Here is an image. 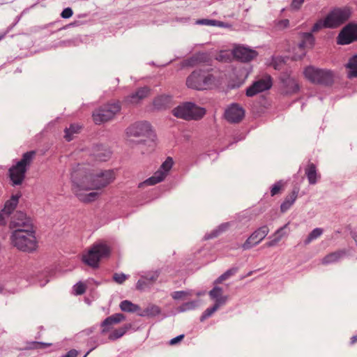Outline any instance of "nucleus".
Masks as SVG:
<instances>
[{
  "label": "nucleus",
  "mask_w": 357,
  "mask_h": 357,
  "mask_svg": "<svg viewBox=\"0 0 357 357\" xmlns=\"http://www.w3.org/2000/svg\"><path fill=\"white\" fill-rule=\"evenodd\" d=\"M115 179L112 170L94 171L88 167H79L72 174V190L77 199L84 203L98 199L100 194L95 190H101Z\"/></svg>",
  "instance_id": "obj_1"
},
{
  "label": "nucleus",
  "mask_w": 357,
  "mask_h": 357,
  "mask_svg": "<svg viewBox=\"0 0 357 357\" xmlns=\"http://www.w3.org/2000/svg\"><path fill=\"white\" fill-rule=\"evenodd\" d=\"M351 14L348 8H334L313 25L312 31L317 32L323 29H336L345 23L350 18Z\"/></svg>",
  "instance_id": "obj_2"
},
{
  "label": "nucleus",
  "mask_w": 357,
  "mask_h": 357,
  "mask_svg": "<svg viewBox=\"0 0 357 357\" xmlns=\"http://www.w3.org/2000/svg\"><path fill=\"white\" fill-rule=\"evenodd\" d=\"M186 86L192 89H211L220 84V78L209 71L195 70L186 78Z\"/></svg>",
  "instance_id": "obj_3"
},
{
  "label": "nucleus",
  "mask_w": 357,
  "mask_h": 357,
  "mask_svg": "<svg viewBox=\"0 0 357 357\" xmlns=\"http://www.w3.org/2000/svg\"><path fill=\"white\" fill-rule=\"evenodd\" d=\"M12 244L22 251H32L36 249L38 241L33 229H17L11 234Z\"/></svg>",
  "instance_id": "obj_4"
},
{
  "label": "nucleus",
  "mask_w": 357,
  "mask_h": 357,
  "mask_svg": "<svg viewBox=\"0 0 357 357\" xmlns=\"http://www.w3.org/2000/svg\"><path fill=\"white\" fill-rule=\"evenodd\" d=\"M110 252L111 248L106 243H96L88 250L84 252L82 261L91 267H98L100 261L109 257Z\"/></svg>",
  "instance_id": "obj_5"
},
{
  "label": "nucleus",
  "mask_w": 357,
  "mask_h": 357,
  "mask_svg": "<svg viewBox=\"0 0 357 357\" xmlns=\"http://www.w3.org/2000/svg\"><path fill=\"white\" fill-rule=\"evenodd\" d=\"M34 152H27L22 158L9 169L10 178L15 185H20L23 181L27 167L30 165Z\"/></svg>",
  "instance_id": "obj_6"
},
{
  "label": "nucleus",
  "mask_w": 357,
  "mask_h": 357,
  "mask_svg": "<svg viewBox=\"0 0 357 357\" xmlns=\"http://www.w3.org/2000/svg\"><path fill=\"white\" fill-rule=\"evenodd\" d=\"M257 56V52L245 46H236L232 51H221L217 59L227 62L235 58L241 61H249Z\"/></svg>",
  "instance_id": "obj_7"
},
{
  "label": "nucleus",
  "mask_w": 357,
  "mask_h": 357,
  "mask_svg": "<svg viewBox=\"0 0 357 357\" xmlns=\"http://www.w3.org/2000/svg\"><path fill=\"white\" fill-rule=\"evenodd\" d=\"M303 74L307 79L314 84H329L333 82L334 77L332 71L314 66L305 68Z\"/></svg>",
  "instance_id": "obj_8"
},
{
  "label": "nucleus",
  "mask_w": 357,
  "mask_h": 357,
  "mask_svg": "<svg viewBox=\"0 0 357 357\" xmlns=\"http://www.w3.org/2000/svg\"><path fill=\"white\" fill-rule=\"evenodd\" d=\"M172 113L176 117L185 120L197 119L205 114V109L193 103L185 102L174 108Z\"/></svg>",
  "instance_id": "obj_9"
},
{
  "label": "nucleus",
  "mask_w": 357,
  "mask_h": 357,
  "mask_svg": "<svg viewBox=\"0 0 357 357\" xmlns=\"http://www.w3.org/2000/svg\"><path fill=\"white\" fill-rule=\"evenodd\" d=\"M123 314H115L107 317L102 325V333L109 332V338L110 340H116L122 337L126 332L128 328L126 326L120 327L114 329V325H116L124 319Z\"/></svg>",
  "instance_id": "obj_10"
},
{
  "label": "nucleus",
  "mask_w": 357,
  "mask_h": 357,
  "mask_svg": "<svg viewBox=\"0 0 357 357\" xmlns=\"http://www.w3.org/2000/svg\"><path fill=\"white\" fill-rule=\"evenodd\" d=\"M121 107L118 102H113L100 107L93 114L96 123H101L112 119L120 111Z\"/></svg>",
  "instance_id": "obj_11"
},
{
  "label": "nucleus",
  "mask_w": 357,
  "mask_h": 357,
  "mask_svg": "<svg viewBox=\"0 0 357 357\" xmlns=\"http://www.w3.org/2000/svg\"><path fill=\"white\" fill-rule=\"evenodd\" d=\"M209 295L211 299L215 300V304L213 307L207 308L205 310L202 316V320L210 317L220 307V306L224 305L227 300V297L222 295V290L220 287H214L211 291H210Z\"/></svg>",
  "instance_id": "obj_12"
},
{
  "label": "nucleus",
  "mask_w": 357,
  "mask_h": 357,
  "mask_svg": "<svg viewBox=\"0 0 357 357\" xmlns=\"http://www.w3.org/2000/svg\"><path fill=\"white\" fill-rule=\"evenodd\" d=\"M357 40V23H349L340 31L337 37L338 45H349Z\"/></svg>",
  "instance_id": "obj_13"
},
{
  "label": "nucleus",
  "mask_w": 357,
  "mask_h": 357,
  "mask_svg": "<svg viewBox=\"0 0 357 357\" xmlns=\"http://www.w3.org/2000/svg\"><path fill=\"white\" fill-rule=\"evenodd\" d=\"M172 165V158H167L153 176L146 179L142 185H153L161 182L166 177Z\"/></svg>",
  "instance_id": "obj_14"
},
{
  "label": "nucleus",
  "mask_w": 357,
  "mask_h": 357,
  "mask_svg": "<svg viewBox=\"0 0 357 357\" xmlns=\"http://www.w3.org/2000/svg\"><path fill=\"white\" fill-rule=\"evenodd\" d=\"M127 134L135 137L147 136L151 137L153 136L151 126L147 122H138L130 126L127 129Z\"/></svg>",
  "instance_id": "obj_15"
},
{
  "label": "nucleus",
  "mask_w": 357,
  "mask_h": 357,
  "mask_svg": "<svg viewBox=\"0 0 357 357\" xmlns=\"http://www.w3.org/2000/svg\"><path fill=\"white\" fill-rule=\"evenodd\" d=\"M271 85L272 82L271 77L265 76L254 82L253 84L247 89L246 95L250 97L253 96L258 93L270 89Z\"/></svg>",
  "instance_id": "obj_16"
},
{
  "label": "nucleus",
  "mask_w": 357,
  "mask_h": 357,
  "mask_svg": "<svg viewBox=\"0 0 357 357\" xmlns=\"http://www.w3.org/2000/svg\"><path fill=\"white\" fill-rule=\"evenodd\" d=\"M10 227L17 229H33L32 220L25 213L17 212L10 222Z\"/></svg>",
  "instance_id": "obj_17"
},
{
  "label": "nucleus",
  "mask_w": 357,
  "mask_h": 357,
  "mask_svg": "<svg viewBox=\"0 0 357 357\" xmlns=\"http://www.w3.org/2000/svg\"><path fill=\"white\" fill-rule=\"evenodd\" d=\"M269 231L266 226L260 227L259 229L253 232L243 244L244 249H248L262 241Z\"/></svg>",
  "instance_id": "obj_18"
},
{
  "label": "nucleus",
  "mask_w": 357,
  "mask_h": 357,
  "mask_svg": "<svg viewBox=\"0 0 357 357\" xmlns=\"http://www.w3.org/2000/svg\"><path fill=\"white\" fill-rule=\"evenodd\" d=\"M245 115L243 109L238 104L231 105L225 111V118L230 122H238L241 121Z\"/></svg>",
  "instance_id": "obj_19"
},
{
  "label": "nucleus",
  "mask_w": 357,
  "mask_h": 357,
  "mask_svg": "<svg viewBox=\"0 0 357 357\" xmlns=\"http://www.w3.org/2000/svg\"><path fill=\"white\" fill-rule=\"evenodd\" d=\"M20 197L21 194L17 192L15 195H13L10 199L6 202L4 208H3V212L6 213V215H9L15 210Z\"/></svg>",
  "instance_id": "obj_20"
},
{
  "label": "nucleus",
  "mask_w": 357,
  "mask_h": 357,
  "mask_svg": "<svg viewBox=\"0 0 357 357\" xmlns=\"http://www.w3.org/2000/svg\"><path fill=\"white\" fill-rule=\"evenodd\" d=\"M346 68L348 77H357V55H354L349 59L346 65Z\"/></svg>",
  "instance_id": "obj_21"
},
{
  "label": "nucleus",
  "mask_w": 357,
  "mask_h": 357,
  "mask_svg": "<svg viewBox=\"0 0 357 357\" xmlns=\"http://www.w3.org/2000/svg\"><path fill=\"white\" fill-rule=\"evenodd\" d=\"M149 90L146 87L139 89L135 93L129 96L127 101L132 104L137 103L140 100L146 97Z\"/></svg>",
  "instance_id": "obj_22"
},
{
  "label": "nucleus",
  "mask_w": 357,
  "mask_h": 357,
  "mask_svg": "<svg viewBox=\"0 0 357 357\" xmlns=\"http://www.w3.org/2000/svg\"><path fill=\"white\" fill-rule=\"evenodd\" d=\"M282 81L287 88V92L294 93L298 90V85L296 79L290 77H282Z\"/></svg>",
  "instance_id": "obj_23"
},
{
  "label": "nucleus",
  "mask_w": 357,
  "mask_h": 357,
  "mask_svg": "<svg viewBox=\"0 0 357 357\" xmlns=\"http://www.w3.org/2000/svg\"><path fill=\"white\" fill-rule=\"evenodd\" d=\"M344 254V253L342 251L332 252L326 255L325 257H324L322 259L321 263L323 264L335 263L337 261L340 259H341L343 257Z\"/></svg>",
  "instance_id": "obj_24"
},
{
  "label": "nucleus",
  "mask_w": 357,
  "mask_h": 357,
  "mask_svg": "<svg viewBox=\"0 0 357 357\" xmlns=\"http://www.w3.org/2000/svg\"><path fill=\"white\" fill-rule=\"evenodd\" d=\"M170 102V97L168 96L162 95L158 96L154 100L153 105L155 108L160 109L168 106Z\"/></svg>",
  "instance_id": "obj_25"
},
{
  "label": "nucleus",
  "mask_w": 357,
  "mask_h": 357,
  "mask_svg": "<svg viewBox=\"0 0 357 357\" xmlns=\"http://www.w3.org/2000/svg\"><path fill=\"white\" fill-rule=\"evenodd\" d=\"M81 130V126L78 124H71L68 128L65 130L64 137L67 141H70L73 139V135L77 134Z\"/></svg>",
  "instance_id": "obj_26"
},
{
  "label": "nucleus",
  "mask_w": 357,
  "mask_h": 357,
  "mask_svg": "<svg viewBox=\"0 0 357 357\" xmlns=\"http://www.w3.org/2000/svg\"><path fill=\"white\" fill-rule=\"evenodd\" d=\"M306 174L309 182L311 184H314L319 178V176L317 174L316 167L313 164H310L307 166L306 169Z\"/></svg>",
  "instance_id": "obj_27"
},
{
  "label": "nucleus",
  "mask_w": 357,
  "mask_h": 357,
  "mask_svg": "<svg viewBox=\"0 0 357 357\" xmlns=\"http://www.w3.org/2000/svg\"><path fill=\"white\" fill-rule=\"evenodd\" d=\"M297 197V192H293L289 196L287 197L284 202L281 204V211H285L289 208Z\"/></svg>",
  "instance_id": "obj_28"
},
{
  "label": "nucleus",
  "mask_w": 357,
  "mask_h": 357,
  "mask_svg": "<svg viewBox=\"0 0 357 357\" xmlns=\"http://www.w3.org/2000/svg\"><path fill=\"white\" fill-rule=\"evenodd\" d=\"M171 295L175 300L185 301L190 298L192 296V294L191 291H174Z\"/></svg>",
  "instance_id": "obj_29"
},
{
  "label": "nucleus",
  "mask_w": 357,
  "mask_h": 357,
  "mask_svg": "<svg viewBox=\"0 0 357 357\" xmlns=\"http://www.w3.org/2000/svg\"><path fill=\"white\" fill-rule=\"evenodd\" d=\"M196 24L206 26H225L224 22L215 20H208V19H202L199 20L196 22Z\"/></svg>",
  "instance_id": "obj_30"
},
{
  "label": "nucleus",
  "mask_w": 357,
  "mask_h": 357,
  "mask_svg": "<svg viewBox=\"0 0 357 357\" xmlns=\"http://www.w3.org/2000/svg\"><path fill=\"white\" fill-rule=\"evenodd\" d=\"M283 229L284 228L282 227L279 229L272 236L273 238L266 243V246L272 247L275 245L281 240L284 235Z\"/></svg>",
  "instance_id": "obj_31"
},
{
  "label": "nucleus",
  "mask_w": 357,
  "mask_h": 357,
  "mask_svg": "<svg viewBox=\"0 0 357 357\" xmlns=\"http://www.w3.org/2000/svg\"><path fill=\"white\" fill-rule=\"evenodd\" d=\"M120 307L123 311L130 312H136L138 309V307L136 305L128 301H122L120 304Z\"/></svg>",
  "instance_id": "obj_32"
},
{
  "label": "nucleus",
  "mask_w": 357,
  "mask_h": 357,
  "mask_svg": "<svg viewBox=\"0 0 357 357\" xmlns=\"http://www.w3.org/2000/svg\"><path fill=\"white\" fill-rule=\"evenodd\" d=\"M304 47L305 46H294V52H296V54L292 57V59H301L305 54Z\"/></svg>",
  "instance_id": "obj_33"
},
{
  "label": "nucleus",
  "mask_w": 357,
  "mask_h": 357,
  "mask_svg": "<svg viewBox=\"0 0 357 357\" xmlns=\"http://www.w3.org/2000/svg\"><path fill=\"white\" fill-rule=\"evenodd\" d=\"M284 183L282 181L277 182L275 183L271 190V196H275L280 193V191L284 188Z\"/></svg>",
  "instance_id": "obj_34"
},
{
  "label": "nucleus",
  "mask_w": 357,
  "mask_h": 357,
  "mask_svg": "<svg viewBox=\"0 0 357 357\" xmlns=\"http://www.w3.org/2000/svg\"><path fill=\"white\" fill-rule=\"evenodd\" d=\"M285 62L284 59L281 57H275L273 59L271 65L275 70H281Z\"/></svg>",
  "instance_id": "obj_35"
},
{
  "label": "nucleus",
  "mask_w": 357,
  "mask_h": 357,
  "mask_svg": "<svg viewBox=\"0 0 357 357\" xmlns=\"http://www.w3.org/2000/svg\"><path fill=\"white\" fill-rule=\"evenodd\" d=\"M197 306V303L195 301L187 302L178 307V312H184L194 309Z\"/></svg>",
  "instance_id": "obj_36"
},
{
  "label": "nucleus",
  "mask_w": 357,
  "mask_h": 357,
  "mask_svg": "<svg viewBox=\"0 0 357 357\" xmlns=\"http://www.w3.org/2000/svg\"><path fill=\"white\" fill-rule=\"evenodd\" d=\"M149 286L150 285L149 284V281L146 280V278L142 277L137 282L136 288L139 290H144Z\"/></svg>",
  "instance_id": "obj_37"
},
{
  "label": "nucleus",
  "mask_w": 357,
  "mask_h": 357,
  "mask_svg": "<svg viewBox=\"0 0 357 357\" xmlns=\"http://www.w3.org/2000/svg\"><path fill=\"white\" fill-rule=\"evenodd\" d=\"M322 234V229L319 228L314 229L308 236L306 242L310 243L312 240L316 239Z\"/></svg>",
  "instance_id": "obj_38"
},
{
  "label": "nucleus",
  "mask_w": 357,
  "mask_h": 357,
  "mask_svg": "<svg viewBox=\"0 0 357 357\" xmlns=\"http://www.w3.org/2000/svg\"><path fill=\"white\" fill-rule=\"evenodd\" d=\"M86 285L82 282H78L73 287L75 294L81 295L85 292Z\"/></svg>",
  "instance_id": "obj_39"
},
{
  "label": "nucleus",
  "mask_w": 357,
  "mask_h": 357,
  "mask_svg": "<svg viewBox=\"0 0 357 357\" xmlns=\"http://www.w3.org/2000/svg\"><path fill=\"white\" fill-rule=\"evenodd\" d=\"M129 275H125L123 273H114L113 275L114 280L119 283L122 284L127 279H128Z\"/></svg>",
  "instance_id": "obj_40"
},
{
  "label": "nucleus",
  "mask_w": 357,
  "mask_h": 357,
  "mask_svg": "<svg viewBox=\"0 0 357 357\" xmlns=\"http://www.w3.org/2000/svg\"><path fill=\"white\" fill-rule=\"evenodd\" d=\"M146 278V280L149 281V285H151L157 280L158 278V273L157 272L149 273V274H147Z\"/></svg>",
  "instance_id": "obj_41"
},
{
  "label": "nucleus",
  "mask_w": 357,
  "mask_h": 357,
  "mask_svg": "<svg viewBox=\"0 0 357 357\" xmlns=\"http://www.w3.org/2000/svg\"><path fill=\"white\" fill-rule=\"evenodd\" d=\"M73 14V10L70 8H66L61 13V17L64 19L70 18Z\"/></svg>",
  "instance_id": "obj_42"
},
{
  "label": "nucleus",
  "mask_w": 357,
  "mask_h": 357,
  "mask_svg": "<svg viewBox=\"0 0 357 357\" xmlns=\"http://www.w3.org/2000/svg\"><path fill=\"white\" fill-rule=\"evenodd\" d=\"M289 24V21L287 19L280 20L277 24V27L279 29H282L288 27Z\"/></svg>",
  "instance_id": "obj_43"
},
{
  "label": "nucleus",
  "mask_w": 357,
  "mask_h": 357,
  "mask_svg": "<svg viewBox=\"0 0 357 357\" xmlns=\"http://www.w3.org/2000/svg\"><path fill=\"white\" fill-rule=\"evenodd\" d=\"M232 275V273L231 271H229L222 275L220 277L218 278V279L216 280V283H220L223 282L224 280H227L229 277H230Z\"/></svg>",
  "instance_id": "obj_44"
},
{
  "label": "nucleus",
  "mask_w": 357,
  "mask_h": 357,
  "mask_svg": "<svg viewBox=\"0 0 357 357\" xmlns=\"http://www.w3.org/2000/svg\"><path fill=\"white\" fill-rule=\"evenodd\" d=\"M204 60L203 58L202 59H199L198 56L195 57V58H192L191 59V61H189L188 64V65H190V66H193V65H195V64H197V63H199L201 62H203Z\"/></svg>",
  "instance_id": "obj_45"
},
{
  "label": "nucleus",
  "mask_w": 357,
  "mask_h": 357,
  "mask_svg": "<svg viewBox=\"0 0 357 357\" xmlns=\"http://www.w3.org/2000/svg\"><path fill=\"white\" fill-rule=\"evenodd\" d=\"M183 337H184L183 335H178L176 337H174V338L170 340L169 344L171 345H174V344L180 342L183 339Z\"/></svg>",
  "instance_id": "obj_46"
},
{
  "label": "nucleus",
  "mask_w": 357,
  "mask_h": 357,
  "mask_svg": "<svg viewBox=\"0 0 357 357\" xmlns=\"http://www.w3.org/2000/svg\"><path fill=\"white\" fill-rule=\"evenodd\" d=\"M303 2L304 0H293L292 6L295 8H299Z\"/></svg>",
  "instance_id": "obj_47"
},
{
  "label": "nucleus",
  "mask_w": 357,
  "mask_h": 357,
  "mask_svg": "<svg viewBox=\"0 0 357 357\" xmlns=\"http://www.w3.org/2000/svg\"><path fill=\"white\" fill-rule=\"evenodd\" d=\"M8 216V215H6V213L3 212V210L1 211H0V225L5 224V222H6L5 219Z\"/></svg>",
  "instance_id": "obj_48"
},
{
  "label": "nucleus",
  "mask_w": 357,
  "mask_h": 357,
  "mask_svg": "<svg viewBox=\"0 0 357 357\" xmlns=\"http://www.w3.org/2000/svg\"><path fill=\"white\" fill-rule=\"evenodd\" d=\"M109 153H108L107 155H104L102 158H99L100 160H107L109 158Z\"/></svg>",
  "instance_id": "obj_49"
},
{
  "label": "nucleus",
  "mask_w": 357,
  "mask_h": 357,
  "mask_svg": "<svg viewBox=\"0 0 357 357\" xmlns=\"http://www.w3.org/2000/svg\"><path fill=\"white\" fill-rule=\"evenodd\" d=\"M351 344H354L357 342V335H354L351 338Z\"/></svg>",
  "instance_id": "obj_50"
},
{
  "label": "nucleus",
  "mask_w": 357,
  "mask_h": 357,
  "mask_svg": "<svg viewBox=\"0 0 357 357\" xmlns=\"http://www.w3.org/2000/svg\"><path fill=\"white\" fill-rule=\"evenodd\" d=\"M153 312L158 313L160 312L159 308L156 306L152 307Z\"/></svg>",
  "instance_id": "obj_51"
},
{
  "label": "nucleus",
  "mask_w": 357,
  "mask_h": 357,
  "mask_svg": "<svg viewBox=\"0 0 357 357\" xmlns=\"http://www.w3.org/2000/svg\"><path fill=\"white\" fill-rule=\"evenodd\" d=\"M3 36H4V35L0 34V40L3 38Z\"/></svg>",
  "instance_id": "obj_52"
},
{
  "label": "nucleus",
  "mask_w": 357,
  "mask_h": 357,
  "mask_svg": "<svg viewBox=\"0 0 357 357\" xmlns=\"http://www.w3.org/2000/svg\"><path fill=\"white\" fill-rule=\"evenodd\" d=\"M3 288L0 285V292L2 291Z\"/></svg>",
  "instance_id": "obj_53"
}]
</instances>
